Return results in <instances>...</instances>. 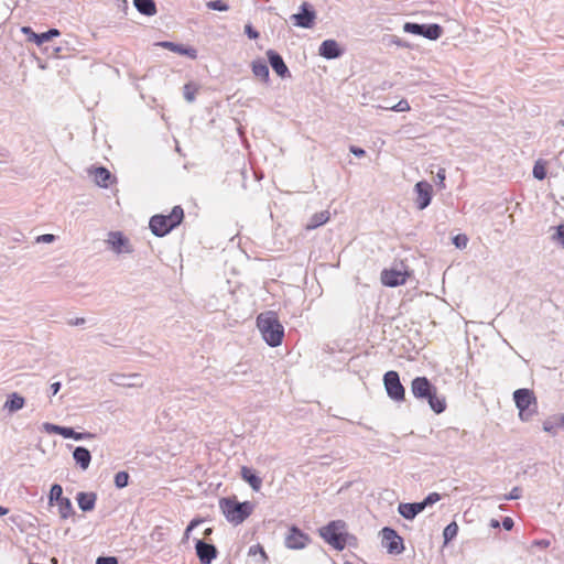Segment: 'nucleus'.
Listing matches in <instances>:
<instances>
[{
  "label": "nucleus",
  "mask_w": 564,
  "mask_h": 564,
  "mask_svg": "<svg viewBox=\"0 0 564 564\" xmlns=\"http://www.w3.org/2000/svg\"><path fill=\"white\" fill-rule=\"evenodd\" d=\"M532 546H539L542 549H547L550 546V541L547 540H538L532 543Z\"/></svg>",
  "instance_id": "obj_49"
},
{
  "label": "nucleus",
  "mask_w": 564,
  "mask_h": 564,
  "mask_svg": "<svg viewBox=\"0 0 564 564\" xmlns=\"http://www.w3.org/2000/svg\"><path fill=\"white\" fill-rule=\"evenodd\" d=\"M9 512V510L2 506H0V516H6Z\"/></svg>",
  "instance_id": "obj_57"
},
{
  "label": "nucleus",
  "mask_w": 564,
  "mask_h": 564,
  "mask_svg": "<svg viewBox=\"0 0 564 564\" xmlns=\"http://www.w3.org/2000/svg\"><path fill=\"white\" fill-rule=\"evenodd\" d=\"M257 326L269 346L278 347L282 344L284 328L276 313L272 311L260 313L257 317Z\"/></svg>",
  "instance_id": "obj_2"
},
{
  "label": "nucleus",
  "mask_w": 564,
  "mask_h": 564,
  "mask_svg": "<svg viewBox=\"0 0 564 564\" xmlns=\"http://www.w3.org/2000/svg\"><path fill=\"white\" fill-rule=\"evenodd\" d=\"M383 383L388 395L392 400L401 402L405 399V390L400 382V378L397 371L391 370L386 372L383 376Z\"/></svg>",
  "instance_id": "obj_7"
},
{
  "label": "nucleus",
  "mask_w": 564,
  "mask_h": 564,
  "mask_svg": "<svg viewBox=\"0 0 564 564\" xmlns=\"http://www.w3.org/2000/svg\"><path fill=\"white\" fill-rule=\"evenodd\" d=\"M350 152H351L352 154H355L356 156H359V158L365 156V154H366V152H365V150H364V149H361V148H357V147H355V145H351V147H350Z\"/></svg>",
  "instance_id": "obj_47"
},
{
  "label": "nucleus",
  "mask_w": 564,
  "mask_h": 564,
  "mask_svg": "<svg viewBox=\"0 0 564 564\" xmlns=\"http://www.w3.org/2000/svg\"><path fill=\"white\" fill-rule=\"evenodd\" d=\"M411 276V271L404 261H401L397 268L383 269L380 274V281L384 286L395 288L406 283Z\"/></svg>",
  "instance_id": "obj_6"
},
{
  "label": "nucleus",
  "mask_w": 564,
  "mask_h": 564,
  "mask_svg": "<svg viewBox=\"0 0 564 564\" xmlns=\"http://www.w3.org/2000/svg\"><path fill=\"white\" fill-rule=\"evenodd\" d=\"M513 520L509 517H506L503 520H502V527L507 530V531H510L512 528H513Z\"/></svg>",
  "instance_id": "obj_46"
},
{
  "label": "nucleus",
  "mask_w": 564,
  "mask_h": 564,
  "mask_svg": "<svg viewBox=\"0 0 564 564\" xmlns=\"http://www.w3.org/2000/svg\"><path fill=\"white\" fill-rule=\"evenodd\" d=\"M58 435H62L65 438H70V436H74V430L70 427L61 426Z\"/></svg>",
  "instance_id": "obj_42"
},
{
  "label": "nucleus",
  "mask_w": 564,
  "mask_h": 564,
  "mask_svg": "<svg viewBox=\"0 0 564 564\" xmlns=\"http://www.w3.org/2000/svg\"><path fill=\"white\" fill-rule=\"evenodd\" d=\"M79 508L83 511H90L95 508L96 495L93 492H79L76 497Z\"/></svg>",
  "instance_id": "obj_23"
},
{
  "label": "nucleus",
  "mask_w": 564,
  "mask_h": 564,
  "mask_svg": "<svg viewBox=\"0 0 564 564\" xmlns=\"http://www.w3.org/2000/svg\"><path fill=\"white\" fill-rule=\"evenodd\" d=\"M252 73L263 82H268L269 79V68L263 61H254L252 63Z\"/></svg>",
  "instance_id": "obj_29"
},
{
  "label": "nucleus",
  "mask_w": 564,
  "mask_h": 564,
  "mask_svg": "<svg viewBox=\"0 0 564 564\" xmlns=\"http://www.w3.org/2000/svg\"><path fill=\"white\" fill-rule=\"evenodd\" d=\"M520 497V489L513 488L507 499H518Z\"/></svg>",
  "instance_id": "obj_52"
},
{
  "label": "nucleus",
  "mask_w": 564,
  "mask_h": 564,
  "mask_svg": "<svg viewBox=\"0 0 564 564\" xmlns=\"http://www.w3.org/2000/svg\"><path fill=\"white\" fill-rule=\"evenodd\" d=\"M490 525H491L492 528H498V527H499V521H498V520L492 519V520H491V522H490Z\"/></svg>",
  "instance_id": "obj_58"
},
{
  "label": "nucleus",
  "mask_w": 564,
  "mask_h": 564,
  "mask_svg": "<svg viewBox=\"0 0 564 564\" xmlns=\"http://www.w3.org/2000/svg\"><path fill=\"white\" fill-rule=\"evenodd\" d=\"M254 507L251 501L239 502L236 496L219 499L221 513L234 525L245 522L253 513Z\"/></svg>",
  "instance_id": "obj_1"
},
{
  "label": "nucleus",
  "mask_w": 564,
  "mask_h": 564,
  "mask_svg": "<svg viewBox=\"0 0 564 564\" xmlns=\"http://www.w3.org/2000/svg\"><path fill=\"white\" fill-rule=\"evenodd\" d=\"M546 166H547L546 161L541 160V159L538 160L533 166V176L540 181L544 180L546 176Z\"/></svg>",
  "instance_id": "obj_31"
},
{
  "label": "nucleus",
  "mask_w": 564,
  "mask_h": 564,
  "mask_svg": "<svg viewBox=\"0 0 564 564\" xmlns=\"http://www.w3.org/2000/svg\"><path fill=\"white\" fill-rule=\"evenodd\" d=\"M159 45L164 48H167L172 52H175L177 54L186 55L193 59H195L197 57V51L193 47H186L184 45L175 44V43L169 42V41L161 42Z\"/></svg>",
  "instance_id": "obj_21"
},
{
  "label": "nucleus",
  "mask_w": 564,
  "mask_h": 564,
  "mask_svg": "<svg viewBox=\"0 0 564 564\" xmlns=\"http://www.w3.org/2000/svg\"><path fill=\"white\" fill-rule=\"evenodd\" d=\"M431 406V409L440 414L446 409V400L444 397L437 394V389L431 392L429 397L425 398Z\"/></svg>",
  "instance_id": "obj_22"
},
{
  "label": "nucleus",
  "mask_w": 564,
  "mask_h": 564,
  "mask_svg": "<svg viewBox=\"0 0 564 564\" xmlns=\"http://www.w3.org/2000/svg\"><path fill=\"white\" fill-rule=\"evenodd\" d=\"M129 481V474L127 471H119L115 476V484L118 488H124Z\"/></svg>",
  "instance_id": "obj_34"
},
{
  "label": "nucleus",
  "mask_w": 564,
  "mask_h": 564,
  "mask_svg": "<svg viewBox=\"0 0 564 564\" xmlns=\"http://www.w3.org/2000/svg\"><path fill=\"white\" fill-rule=\"evenodd\" d=\"M90 174L98 186L108 187L112 183V175L106 167H95Z\"/></svg>",
  "instance_id": "obj_20"
},
{
  "label": "nucleus",
  "mask_w": 564,
  "mask_h": 564,
  "mask_svg": "<svg viewBox=\"0 0 564 564\" xmlns=\"http://www.w3.org/2000/svg\"><path fill=\"white\" fill-rule=\"evenodd\" d=\"M51 389L53 391V394H56L59 391V389H61V383L59 382L52 383L51 384Z\"/></svg>",
  "instance_id": "obj_55"
},
{
  "label": "nucleus",
  "mask_w": 564,
  "mask_h": 564,
  "mask_svg": "<svg viewBox=\"0 0 564 564\" xmlns=\"http://www.w3.org/2000/svg\"><path fill=\"white\" fill-rule=\"evenodd\" d=\"M391 110L398 111V112H404L409 111L410 105L405 99L400 100L395 106L390 108Z\"/></svg>",
  "instance_id": "obj_40"
},
{
  "label": "nucleus",
  "mask_w": 564,
  "mask_h": 564,
  "mask_svg": "<svg viewBox=\"0 0 564 564\" xmlns=\"http://www.w3.org/2000/svg\"><path fill=\"white\" fill-rule=\"evenodd\" d=\"M513 399L522 421H528L536 412V398L533 391L529 389L516 390Z\"/></svg>",
  "instance_id": "obj_5"
},
{
  "label": "nucleus",
  "mask_w": 564,
  "mask_h": 564,
  "mask_svg": "<svg viewBox=\"0 0 564 564\" xmlns=\"http://www.w3.org/2000/svg\"><path fill=\"white\" fill-rule=\"evenodd\" d=\"M93 435L89 434V433H77L74 431V436H70V438H74V440H83V438H91Z\"/></svg>",
  "instance_id": "obj_50"
},
{
  "label": "nucleus",
  "mask_w": 564,
  "mask_h": 564,
  "mask_svg": "<svg viewBox=\"0 0 564 564\" xmlns=\"http://www.w3.org/2000/svg\"><path fill=\"white\" fill-rule=\"evenodd\" d=\"M184 219V210L181 206H174L169 215H154L149 226L153 235L163 237L178 226Z\"/></svg>",
  "instance_id": "obj_3"
},
{
  "label": "nucleus",
  "mask_w": 564,
  "mask_h": 564,
  "mask_svg": "<svg viewBox=\"0 0 564 564\" xmlns=\"http://www.w3.org/2000/svg\"><path fill=\"white\" fill-rule=\"evenodd\" d=\"M442 28L438 24H429L423 26L422 36L430 40H437L442 35Z\"/></svg>",
  "instance_id": "obj_30"
},
{
  "label": "nucleus",
  "mask_w": 564,
  "mask_h": 564,
  "mask_svg": "<svg viewBox=\"0 0 564 564\" xmlns=\"http://www.w3.org/2000/svg\"><path fill=\"white\" fill-rule=\"evenodd\" d=\"M22 31L25 34H30V40L34 41L37 45L48 42L53 37H56L59 35V31L57 29H51L47 32H43L41 34H36V33L32 32L31 29L28 26L23 28Z\"/></svg>",
  "instance_id": "obj_16"
},
{
  "label": "nucleus",
  "mask_w": 564,
  "mask_h": 564,
  "mask_svg": "<svg viewBox=\"0 0 564 564\" xmlns=\"http://www.w3.org/2000/svg\"><path fill=\"white\" fill-rule=\"evenodd\" d=\"M319 54L325 58H336L341 54V51L335 40H326L319 46Z\"/></svg>",
  "instance_id": "obj_18"
},
{
  "label": "nucleus",
  "mask_w": 564,
  "mask_h": 564,
  "mask_svg": "<svg viewBox=\"0 0 564 564\" xmlns=\"http://www.w3.org/2000/svg\"><path fill=\"white\" fill-rule=\"evenodd\" d=\"M44 430L48 433H54V434H58L59 433V425H54V424H51V423H45L44 425Z\"/></svg>",
  "instance_id": "obj_45"
},
{
  "label": "nucleus",
  "mask_w": 564,
  "mask_h": 564,
  "mask_svg": "<svg viewBox=\"0 0 564 564\" xmlns=\"http://www.w3.org/2000/svg\"><path fill=\"white\" fill-rule=\"evenodd\" d=\"M245 32L247 33V35L250 39H258L259 37V33L256 30H253V28L250 24H247L245 26Z\"/></svg>",
  "instance_id": "obj_44"
},
{
  "label": "nucleus",
  "mask_w": 564,
  "mask_h": 564,
  "mask_svg": "<svg viewBox=\"0 0 564 564\" xmlns=\"http://www.w3.org/2000/svg\"><path fill=\"white\" fill-rule=\"evenodd\" d=\"M248 554L252 555V556L259 554L263 562L268 560V555H267L264 549L260 544L252 545L249 549Z\"/></svg>",
  "instance_id": "obj_38"
},
{
  "label": "nucleus",
  "mask_w": 564,
  "mask_h": 564,
  "mask_svg": "<svg viewBox=\"0 0 564 564\" xmlns=\"http://www.w3.org/2000/svg\"><path fill=\"white\" fill-rule=\"evenodd\" d=\"M434 390H436V387L426 377H416L411 382V391L417 399H425Z\"/></svg>",
  "instance_id": "obj_11"
},
{
  "label": "nucleus",
  "mask_w": 564,
  "mask_h": 564,
  "mask_svg": "<svg viewBox=\"0 0 564 564\" xmlns=\"http://www.w3.org/2000/svg\"><path fill=\"white\" fill-rule=\"evenodd\" d=\"M382 545L390 554H401L404 551L403 539L391 528L381 530Z\"/></svg>",
  "instance_id": "obj_8"
},
{
  "label": "nucleus",
  "mask_w": 564,
  "mask_h": 564,
  "mask_svg": "<svg viewBox=\"0 0 564 564\" xmlns=\"http://www.w3.org/2000/svg\"><path fill=\"white\" fill-rule=\"evenodd\" d=\"M210 533H212V529H210V528L206 529V531H205V535H208V534H210Z\"/></svg>",
  "instance_id": "obj_59"
},
{
  "label": "nucleus",
  "mask_w": 564,
  "mask_h": 564,
  "mask_svg": "<svg viewBox=\"0 0 564 564\" xmlns=\"http://www.w3.org/2000/svg\"><path fill=\"white\" fill-rule=\"evenodd\" d=\"M414 191L416 193L415 203L419 209L426 208L432 199L433 187L430 183L422 181L415 184Z\"/></svg>",
  "instance_id": "obj_10"
},
{
  "label": "nucleus",
  "mask_w": 564,
  "mask_h": 564,
  "mask_svg": "<svg viewBox=\"0 0 564 564\" xmlns=\"http://www.w3.org/2000/svg\"><path fill=\"white\" fill-rule=\"evenodd\" d=\"M96 564H118V560L115 556H100L97 558Z\"/></svg>",
  "instance_id": "obj_41"
},
{
  "label": "nucleus",
  "mask_w": 564,
  "mask_h": 564,
  "mask_svg": "<svg viewBox=\"0 0 564 564\" xmlns=\"http://www.w3.org/2000/svg\"><path fill=\"white\" fill-rule=\"evenodd\" d=\"M108 243L117 252H132L129 240L121 232H111L109 235Z\"/></svg>",
  "instance_id": "obj_13"
},
{
  "label": "nucleus",
  "mask_w": 564,
  "mask_h": 564,
  "mask_svg": "<svg viewBox=\"0 0 564 564\" xmlns=\"http://www.w3.org/2000/svg\"><path fill=\"white\" fill-rule=\"evenodd\" d=\"M138 11L144 15L152 17L156 13V7L153 0H133Z\"/></svg>",
  "instance_id": "obj_25"
},
{
  "label": "nucleus",
  "mask_w": 564,
  "mask_h": 564,
  "mask_svg": "<svg viewBox=\"0 0 564 564\" xmlns=\"http://www.w3.org/2000/svg\"><path fill=\"white\" fill-rule=\"evenodd\" d=\"M307 3L302 4V13L294 14L292 19L294 20L295 25L301 28H311L315 20V12L310 11L307 9Z\"/></svg>",
  "instance_id": "obj_15"
},
{
  "label": "nucleus",
  "mask_w": 564,
  "mask_h": 564,
  "mask_svg": "<svg viewBox=\"0 0 564 564\" xmlns=\"http://www.w3.org/2000/svg\"><path fill=\"white\" fill-rule=\"evenodd\" d=\"M453 243L459 248V249H464L467 247V243H468V237L464 234H458L456 235L454 238H453Z\"/></svg>",
  "instance_id": "obj_39"
},
{
  "label": "nucleus",
  "mask_w": 564,
  "mask_h": 564,
  "mask_svg": "<svg viewBox=\"0 0 564 564\" xmlns=\"http://www.w3.org/2000/svg\"><path fill=\"white\" fill-rule=\"evenodd\" d=\"M425 508V503L415 502V503H400L399 512L400 514L408 519L412 520L417 513L422 512Z\"/></svg>",
  "instance_id": "obj_19"
},
{
  "label": "nucleus",
  "mask_w": 564,
  "mask_h": 564,
  "mask_svg": "<svg viewBox=\"0 0 564 564\" xmlns=\"http://www.w3.org/2000/svg\"><path fill=\"white\" fill-rule=\"evenodd\" d=\"M73 457L75 459V462L83 468V469H87L89 464H90V459H91V456H90V453L87 448L85 447H76L74 453H73Z\"/></svg>",
  "instance_id": "obj_24"
},
{
  "label": "nucleus",
  "mask_w": 564,
  "mask_h": 564,
  "mask_svg": "<svg viewBox=\"0 0 564 564\" xmlns=\"http://www.w3.org/2000/svg\"><path fill=\"white\" fill-rule=\"evenodd\" d=\"M438 500H440V495L436 492H432L426 497V499L424 501H422V503H425V507H426L427 505H432Z\"/></svg>",
  "instance_id": "obj_43"
},
{
  "label": "nucleus",
  "mask_w": 564,
  "mask_h": 564,
  "mask_svg": "<svg viewBox=\"0 0 564 564\" xmlns=\"http://www.w3.org/2000/svg\"><path fill=\"white\" fill-rule=\"evenodd\" d=\"M458 533V525L456 522H451L443 532L445 542L452 541Z\"/></svg>",
  "instance_id": "obj_32"
},
{
  "label": "nucleus",
  "mask_w": 564,
  "mask_h": 564,
  "mask_svg": "<svg viewBox=\"0 0 564 564\" xmlns=\"http://www.w3.org/2000/svg\"><path fill=\"white\" fill-rule=\"evenodd\" d=\"M267 56L270 62V65L280 77L290 76L288 66L276 52H274L273 50H269L267 52Z\"/></svg>",
  "instance_id": "obj_14"
},
{
  "label": "nucleus",
  "mask_w": 564,
  "mask_h": 564,
  "mask_svg": "<svg viewBox=\"0 0 564 564\" xmlns=\"http://www.w3.org/2000/svg\"><path fill=\"white\" fill-rule=\"evenodd\" d=\"M199 520H193L191 521V523L188 524L187 529H186V534L189 533V531H192L196 525L199 524Z\"/></svg>",
  "instance_id": "obj_53"
},
{
  "label": "nucleus",
  "mask_w": 564,
  "mask_h": 564,
  "mask_svg": "<svg viewBox=\"0 0 564 564\" xmlns=\"http://www.w3.org/2000/svg\"><path fill=\"white\" fill-rule=\"evenodd\" d=\"M197 94V87L193 84H186L184 86V97L187 101L192 102Z\"/></svg>",
  "instance_id": "obj_35"
},
{
  "label": "nucleus",
  "mask_w": 564,
  "mask_h": 564,
  "mask_svg": "<svg viewBox=\"0 0 564 564\" xmlns=\"http://www.w3.org/2000/svg\"><path fill=\"white\" fill-rule=\"evenodd\" d=\"M308 542L310 536L295 525L290 528L285 536V546L291 550L304 549Z\"/></svg>",
  "instance_id": "obj_9"
},
{
  "label": "nucleus",
  "mask_w": 564,
  "mask_h": 564,
  "mask_svg": "<svg viewBox=\"0 0 564 564\" xmlns=\"http://www.w3.org/2000/svg\"><path fill=\"white\" fill-rule=\"evenodd\" d=\"M423 26H424V24H416V23L408 22L404 24V31L412 33V34L422 35Z\"/></svg>",
  "instance_id": "obj_37"
},
{
  "label": "nucleus",
  "mask_w": 564,
  "mask_h": 564,
  "mask_svg": "<svg viewBox=\"0 0 564 564\" xmlns=\"http://www.w3.org/2000/svg\"><path fill=\"white\" fill-rule=\"evenodd\" d=\"M240 476L246 482L249 484L252 490L259 491L261 489L262 479L259 476H257L251 468L242 466L240 469Z\"/></svg>",
  "instance_id": "obj_17"
},
{
  "label": "nucleus",
  "mask_w": 564,
  "mask_h": 564,
  "mask_svg": "<svg viewBox=\"0 0 564 564\" xmlns=\"http://www.w3.org/2000/svg\"><path fill=\"white\" fill-rule=\"evenodd\" d=\"M557 235L562 240V245L564 246V225L558 226L557 228Z\"/></svg>",
  "instance_id": "obj_54"
},
{
  "label": "nucleus",
  "mask_w": 564,
  "mask_h": 564,
  "mask_svg": "<svg viewBox=\"0 0 564 564\" xmlns=\"http://www.w3.org/2000/svg\"><path fill=\"white\" fill-rule=\"evenodd\" d=\"M437 178H438V184L441 187H444V181H445V169H440L438 172H437Z\"/></svg>",
  "instance_id": "obj_51"
},
{
  "label": "nucleus",
  "mask_w": 564,
  "mask_h": 564,
  "mask_svg": "<svg viewBox=\"0 0 564 564\" xmlns=\"http://www.w3.org/2000/svg\"><path fill=\"white\" fill-rule=\"evenodd\" d=\"M206 6L207 8L217 11H227L229 9L228 4L225 3L223 0L208 1Z\"/></svg>",
  "instance_id": "obj_36"
},
{
  "label": "nucleus",
  "mask_w": 564,
  "mask_h": 564,
  "mask_svg": "<svg viewBox=\"0 0 564 564\" xmlns=\"http://www.w3.org/2000/svg\"><path fill=\"white\" fill-rule=\"evenodd\" d=\"M319 535L326 543L333 546L335 550L341 551L347 545V525L343 520L330 521L327 525L322 527Z\"/></svg>",
  "instance_id": "obj_4"
},
{
  "label": "nucleus",
  "mask_w": 564,
  "mask_h": 564,
  "mask_svg": "<svg viewBox=\"0 0 564 564\" xmlns=\"http://www.w3.org/2000/svg\"><path fill=\"white\" fill-rule=\"evenodd\" d=\"M563 126H564V121H563Z\"/></svg>",
  "instance_id": "obj_60"
},
{
  "label": "nucleus",
  "mask_w": 564,
  "mask_h": 564,
  "mask_svg": "<svg viewBox=\"0 0 564 564\" xmlns=\"http://www.w3.org/2000/svg\"><path fill=\"white\" fill-rule=\"evenodd\" d=\"M63 488L61 485L55 484L51 487L48 500L50 503L57 502L59 499H63Z\"/></svg>",
  "instance_id": "obj_33"
},
{
  "label": "nucleus",
  "mask_w": 564,
  "mask_h": 564,
  "mask_svg": "<svg viewBox=\"0 0 564 564\" xmlns=\"http://www.w3.org/2000/svg\"><path fill=\"white\" fill-rule=\"evenodd\" d=\"M85 322L84 318H76L74 322H70L72 325H79V324H83Z\"/></svg>",
  "instance_id": "obj_56"
},
{
  "label": "nucleus",
  "mask_w": 564,
  "mask_h": 564,
  "mask_svg": "<svg viewBox=\"0 0 564 564\" xmlns=\"http://www.w3.org/2000/svg\"><path fill=\"white\" fill-rule=\"evenodd\" d=\"M329 220V212L323 210L312 216L310 223L305 226L306 230L315 229Z\"/></svg>",
  "instance_id": "obj_26"
},
{
  "label": "nucleus",
  "mask_w": 564,
  "mask_h": 564,
  "mask_svg": "<svg viewBox=\"0 0 564 564\" xmlns=\"http://www.w3.org/2000/svg\"><path fill=\"white\" fill-rule=\"evenodd\" d=\"M24 398L18 393H11L4 403V408L10 412H15L24 406Z\"/></svg>",
  "instance_id": "obj_27"
},
{
  "label": "nucleus",
  "mask_w": 564,
  "mask_h": 564,
  "mask_svg": "<svg viewBox=\"0 0 564 564\" xmlns=\"http://www.w3.org/2000/svg\"><path fill=\"white\" fill-rule=\"evenodd\" d=\"M56 505L62 519H68L74 514L73 505L68 498L64 497L63 499H59Z\"/></svg>",
  "instance_id": "obj_28"
},
{
  "label": "nucleus",
  "mask_w": 564,
  "mask_h": 564,
  "mask_svg": "<svg viewBox=\"0 0 564 564\" xmlns=\"http://www.w3.org/2000/svg\"><path fill=\"white\" fill-rule=\"evenodd\" d=\"M196 554L202 564H210L217 556V550L213 544L205 543L200 540L196 542Z\"/></svg>",
  "instance_id": "obj_12"
},
{
  "label": "nucleus",
  "mask_w": 564,
  "mask_h": 564,
  "mask_svg": "<svg viewBox=\"0 0 564 564\" xmlns=\"http://www.w3.org/2000/svg\"><path fill=\"white\" fill-rule=\"evenodd\" d=\"M55 237L51 234L42 235L37 237L39 242H52L54 241Z\"/></svg>",
  "instance_id": "obj_48"
}]
</instances>
